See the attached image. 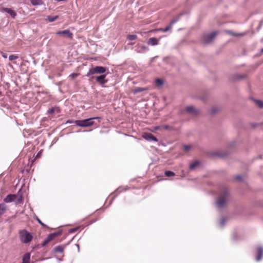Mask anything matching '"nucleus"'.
Segmentation results:
<instances>
[{
  "instance_id": "1",
  "label": "nucleus",
  "mask_w": 263,
  "mask_h": 263,
  "mask_svg": "<svg viewBox=\"0 0 263 263\" xmlns=\"http://www.w3.org/2000/svg\"><path fill=\"white\" fill-rule=\"evenodd\" d=\"M229 199L230 194L229 190L227 188L224 187L221 190L220 197L216 202L217 208L220 209H222L226 206Z\"/></svg>"
},
{
  "instance_id": "2",
  "label": "nucleus",
  "mask_w": 263,
  "mask_h": 263,
  "mask_svg": "<svg viewBox=\"0 0 263 263\" xmlns=\"http://www.w3.org/2000/svg\"><path fill=\"white\" fill-rule=\"evenodd\" d=\"M100 119L99 117L90 118L89 119L82 120H76L72 122H67L68 123H74L76 125L78 126L86 127L91 126L93 125L94 122L93 120Z\"/></svg>"
},
{
  "instance_id": "3",
  "label": "nucleus",
  "mask_w": 263,
  "mask_h": 263,
  "mask_svg": "<svg viewBox=\"0 0 263 263\" xmlns=\"http://www.w3.org/2000/svg\"><path fill=\"white\" fill-rule=\"evenodd\" d=\"M106 71V68L105 67L97 66L93 68L90 69L86 74V76L87 77H89L90 79H92L94 78L93 74L95 73L97 74H103L105 73Z\"/></svg>"
},
{
  "instance_id": "4",
  "label": "nucleus",
  "mask_w": 263,
  "mask_h": 263,
  "mask_svg": "<svg viewBox=\"0 0 263 263\" xmlns=\"http://www.w3.org/2000/svg\"><path fill=\"white\" fill-rule=\"evenodd\" d=\"M19 236L21 241L24 243L30 242L33 238L32 234L26 230H20Z\"/></svg>"
},
{
  "instance_id": "5",
  "label": "nucleus",
  "mask_w": 263,
  "mask_h": 263,
  "mask_svg": "<svg viewBox=\"0 0 263 263\" xmlns=\"http://www.w3.org/2000/svg\"><path fill=\"white\" fill-rule=\"evenodd\" d=\"M217 34V32L214 31L210 33H207L203 35L202 41L205 44L211 43L214 39L215 36Z\"/></svg>"
},
{
  "instance_id": "6",
  "label": "nucleus",
  "mask_w": 263,
  "mask_h": 263,
  "mask_svg": "<svg viewBox=\"0 0 263 263\" xmlns=\"http://www.w3.org/2000/svg\"><path fill=\"white\" fill-rule=\"evenodd\" d=\"M135 50L137 53H143L149 50V48L143 44H137L135 47Z\"/></svg>"
},
{
  "instance_id": "7",
  "label": "nucleus",
  "mask_w": 263,
  "mask_h": 263,
  "mask_svg": "<svg viewBox=\"0 0 263 263\" xmlns=\"http://www.w3.org/2000/svg\"><path fill=\"white\" fill-rule=\"evenodd\" d=\"M106 74H103L96 78V81L102 87H104L105 84H106L108 82V80L106 79Z\"/></svg>"
},
{
  "instance_id": "8",
  "label": "nucleus",
  "mask_w": 263,
  "mask_h": 263,
  "mask_svg": "<svg viewBox=\"0 0 263 263\" xmlns=\"http://www.w3.org/2000/svg\"><path fill=\"white\" fill-rule=\"evenodd\" d=\"M185 110L187 113L194 116H197L200 113V110L195 108L193 106H187Z\"/></svg>"
},
{
  "instance_id": "9",
  "label": "nucleus",
  "mask_w": 263,
  "mask_h": 263,
  "mask_svg": "<svg viewBox=\"0 0 263 263\" xmlns=\"http://www.w3.org/2000/svg\"><path fill=\"white\" fill-rule=\"evenodd\" d=\"M58 234L57 233H53L49 234L48 237L43 241L42 246L45 247L47 245L51 240H52L54 237L58 236Z\"/></svg>"
},
{
  "instance_id": "10",
  "label": "nucleus",
  "mask_w": 263,
  "mask_h": 263,
  "mask_svg": "<svg viewBox=\"0 0 263 263\" xmlns=\"http://www.w3.org/2000/svg\"><path fill=\"white\" fill-rule=\"evenodd\" d=\"M57 34L59 35H64L69 39H72L73 36V34L68 29L58 31L57 32Z\"/></svg>"
},
{
  "instance_id": "11",
  "label": "nucleus",
  "mask_w": 263,
  "mask_h": 263,
  "mask_svg": "<svg viewBox=\"0 0 263 263\" xmlns=\"http://www.w3.org/2000/svg\"><path fill=\"white\" fill-rule=\"evenodd\" d=\"M142 137L148 141H155V142L158 141L157 138L156 137L154 136L152 134H150V133H144L142 135Z\"/></svg>"
},
{
  "instance_id": "12",
  "label": "nucleus",
  "mask_w": 263,
  "mask_h": 263,
  "mask_svg": "<svg viewBox=\"0 0 263 263\" xmlns=\"http://www.w3.org/2000/svg\"><path fill=\"white\" fill-rule=\"evenodd\" d=\"M178 20H179V18H176V19H174L173 20H172V21L171 22V23H170V25H169L168 26H167L166 27H165V28H164L160 29V30H161V31H163V32H165L168 31V30H170L172 28V27L173 25H174L176 22H177L178 21Z\"/></svg>"
},
{
  "instance_id": "13",
  "label": "nucleus",
  "mask_w": 263,
  "mask_h": 263,
  "mask_svg": "<svg viewBox=\"0 0 263 263\" xmlns=\"http://www.w3.org/2000/svg\"><path fill=\"white\" fill-rule=\"evenodd\" d=\"M3 11L6 12L10 15L12 18H15L16 16V13L11 8H4Z\"/></svg>"
},
{
  "instance_id": "14",
  "label": "nucleus",
  "mask_w": 263,
  "mask_h": 263,
  "mask_svg": "<svg viewBox=\"0 0 263 263\" xmlns=\"http://www.w3.org/2000/svg\"><path fill=\"white\" fill-rule=\"evenodd\" d=\"M263 255V248L262 247H259L257 248V255L256 257V260L257 261H260Z\"/></svg>"
},
{
  "instance_id": "15",
  "label": "nucleus",
  "mask_w": 263,
  "mask_h": 263,
  "mask_svg": "<svg viewBox=\"0 0 263 263\" xmlns=\"http://www.w3.org/2000/svg\"><path fill=\"white\" fill-rule=\"evenodd\" d=\"M159 40L156 37L150 38L147 42V44L149 45L155 46L159 44Z\"/></svg>"
},
{
  "instance_id": "16",
  "label": "nucleus",
  "mask_w": 263,
  "mask_h": 263,
  "mask_svg": "<svg viewBox=\"0 0 263 263\" xmlns=\"http://www.w3.org/2000/svg\"><path fill=\"white\" fill-rule=\"evenodd\" d=\"M16 198V196L14 194H9L6 196L4 199L5 202H11L14 201L15 199Z\"/></svg>"
},
{
  "instance_id": "17",
  "label": "nucleus",
  "mask_w": 263,
  "mask_h": 263,
  "mask_svg": "<svg viewBox=\"0 0 263 263\" xmlns=\"http://www.w3.org/2000/svg\"><path fill=\"white\" fill-rule=\"evenodd\" d=\"M226 32H227L228 34H229L232 36H236V37L242 36L246 34V33H245V32H244V33H235V32H234L232 30H226Z\"/></svg>"
},
{
  "instance_id": "18",
  "label": "nucleus",
  "mask_w": 263,
  "mask_h": 263,
  "mask_svg": "<svg viewBox=\"0 0 263 263\" xmlns=\"http://www.w3.org/2000/svg\"><path fill=\"white\" fill-rule=\"evenodd\" d=\"M65 246L61 245L58 246L54 248V252L62 253L64 251Z\"/></svg>"
},
{
  "instance_id": "19",
  "label": "nucleus",
  "mask_w": 263,
  "mask_h": 263,
  "mask_svg": "<svg viewBox=\"0 0 263 263\" xmlns=\"http://www.w3.org/2000/svg\"><path fill=\"white\" fill-rule=\"evenodd\" d=\"M30 258V254L29 253H26L23 258L22 263H29Z\"/></svg>"
},
{
  "instance_id": "20",
  "label": "nucleus",
  "mask_w": 263,
  "mask_h": 263,
  "mask_svg": "<svg viewBox=\"0 0 263 263\" xmlns=\"http://www.w3.org/2000/svg\"><path fill=\"white\" fill-rule=\"evenodd\" d=\"M6 205L5 203L0 204V216L2 215L6 211Z\"/></svg>"
},
{
  "instance_id": "21",
  "label": "nucleus",
  "mask_w": 263,
  "mask_h": 263,
  "mask_svg": "<svg viewBox=\"0 0 263 263\" xmlns=\"http://www.w3.org/2000/svg\"><path fill=\"white\" fill-rule=\"evenodd\" d=\"M30 1L33 6L41 5L43 4L42 0H30Z\"/></svg>"
},
{
  "instance_id": "22",
  "label": "nucleus",
  "mask_w": 263,
  "mask_h": 263,
  "mask_svg": "<svg viewBox=\"0 0 263 263\" xmlns=\"http://www.w3.org/2000/svg\"><path fill=\"white\" fill-rule=\"evenodd\" d=\"M164 82L162 79H158L156 80L155 84L156 86L158 87H160L162 86Z\"/></svg>"
},
{
  "instance_id": "23",
  "label": "nucleus",
  "mask_w": 263,
  "mask_h": 263,
  "mask_svg": "<svg viewBox=\"0 0 263 263\" xmlns=\"http://www.w3.org/2000/svg\"><path fill=\"white\" fill-rule=\"evenodd\" d=\"M146 89L145 88H142V87H138V88H136L134 91V93H138L139 92H142V91H143L144 90H145Z\"/></svg>"
},
{
  "instance_id": "24",
  "label": "nucleus",
  "mask_w": 263,
  "mask_h": 263,
  "mask_svg": "<svg viewBox=\"0 0 263 263\" xmlns=\"http://www.w3.org/2000/svg\"><path fill=\"white\" fill-rule=\"evenodd\" d=\"M199 162L198 161H196L192 164H190V168L191 170H194V168H195L198 165H199Z\"/></svg>"
},
{
  "instance_id": "25",
  "label": "nucleus",
  "mask_w": 263,
  "mask_h": 263,
  "mask_svg": "<svg viewBox=\"0 0 263 263\" xmlns=\"http://www.w3.org/2000/svg\"><path fill=\"white\" fill-rule=\"evenodd\" d=\"M58 18V16H48L47 18H48V20L50 22H54V21H55L57 18Z\"/></svg>"
},
{
  "instance_id": "26",
  "label": "nucleus",
  "mask_w": 263,
  "mask_h": 263,
  "mask_svg": "<svg viewBox=\"0 0 263 263\" xmlns=\"http://www.w3.org/2000/svg\"><path fill=\"white\" fill-rule=\"evenodd\" d=\"M137 38V36L135 34L128 35L127 36V39L130 41L135 40Z\"/></svg>"
},
{
  "instance_id": "27",
  "label": "nucleus",
  "mask_w": 263,
  "mask_h": 263,
  "mask_svg": "<svg viewBox=\"0 0 263 263\" xmlns=\"http://www.w3.org/2000/svg\"><path fill=\"white\" fill-rule=\"evenodd\" d=\"M57 110H59V108L58 107H54L48 110L47 112L50 114H53Z\"/></svg>"
},
{
  "instance_id": "28",
  "label": "nucleus",
  "mask_w": 263,
  "mask_h": 263,
  "mask_svg": "<svg viewBox=\"0 0 263 263\" xmlns=\"http://www.w3.org/2000/svg\"><path fill=\"white\" fill-rule=\"evenodd\" d=\"M165 175L167 177H172V176H174L175 175V173L172 171H165Z\"/></svg>"
},
{
  "instance_id": "29",
  "label": "nucleus",
  "mask_w": 263,
  "mask_h": 263,
  "mask_svg": "<svg viewBox=\"0 0 263 263\" xmlns=\"http://www.w3.org/2000/svg\"><path fill=\"white\" fill-rule=\"evenodd\" d=\"M227 220V219L224 217H222L220 221V226L221 227H223L224 226V224H225V222Z\"/></svg>"
},
{
  "instance_id": "30",
  "label": "nucleus",
  "mask_w": 263,
  "mask_h": 263,
  "mask_svg": "<svg viewBox=\"0 0 263 263\" xmlns=\"http://www.w3.org/2000/svg\"><path fill=\"white\" fill-rule=\"evenodd\" d=\"M219 109L217 107L214 106L213 107L211 110V114H214L218 112Z\"/></svg>"
},
{
  "instance_id": "31",
  "label": "nucleus",
  "mask_w": 263,
  "mask_h": 263,
  "mask_svg": "<svg viewBox=\"0 0 263 263\" xmlns=\"http://www.w3.org/2000/svg\"><path fill=\"white\" fill-rule=\"evenodd\" d=\"M18 58V57L17 55H14V54L10 55L9 57V60L10 61H13V60H16Z\"/></svg>"
},
{
  "instance_id": "32",
  "label": "nucleus",
  "mask_w": 263,
  "mask_h": 263,
  "mask_svg": "<svg viewBox=\"0 0 263 263\" xmlns=\"http://www.w3.org/2000/svg\"><path fill=\"white\" fill-rule=\"evenodd\" d=\"M256 104L260 107H263V102L261 100H255Z\"/></svg>"
},
{
  "instance_id": "33",
  "label": "nucleus",
  "mask_w": 263,
  "mask_h": 263,
  "mask_svg": "<svg viewBox=\"0 0 263 263\" xmlns=\"http://www.w3.org/2000/svg\"><path fill=\"white\" fill-rule=\"evenodd\" d=\"M191 149V146H190V145H185L184 146V151H185L186 152L189 151Z\"/></svg>"
},
{
  "instance_id": "34",
  "label": "nucleus",
  "mask_w": 263,
  "mask_h": 263,
  "mask_svg": "<svg viewBox=\"0 0 263 263\" xmlns=\"http://www.w3.org/2000/svg\"><path fill=\"white\" fill-rule=\"evenodd\" d=\"M235 179L236 180H239V181H242V177L241 175H240L236 176L235 177Z\"/></svg>"
},
{
  "instance_id": "35",
  "label": "nucleus",
  "mask_w": 263,
  "mask_h": 263,
  "mask_svg": "<svg viewBox=\"0 0 263 263\" xmlns=\"http://www.w3.org/2000/svg\"><path fill=\"white\" fill-rule=\"evenodd\" d=\"M78 230H79V228L71 229L69 230V232L71 233H74V232H76L77 231H78Z\"/></svg>"
},
{
  "instance_id": "36",
  "label": "nucleus",
  "mask_w": 263,
  "mask_h": 263,
  "mask_svg": "<svg viewBox=\"0 0 263 263\" xmlns=\"http://www.w3.org/2000/svg\"><path fill=\"white\" fill-rule=\"evenodd\" d=\"M216 156H217L218 157H224L227 156V154H219V153H217Z\"/></svg>"
},
{
  "instance_id": "37",
  "label": "nucleus",
  "mask_w": 263,
  "mask_h": 263,
  "mask_svg": "<svg viewBox=\"0 0 263 263\" xmlns=\"http://www.w3.org/2000/svg\"><path fill=\"white\" fill-rule=\"evenodd\" d=\"M77 76H78V74H75V73H72V74H71L69 76V77H71V78L72 79H75Z\"/></svg>"
},
{
  "instance_id": "38",
  "label": "nucleus",
  "mask_w": 263,
  "mask_h": 263,
  "mask_svg": "<svg viewBox=\"0 0 263 263\" xmlns=\"http://www.w3.org/2000/svg\"><path fill=\"white\" fill-rule=\"evenodd\" d=\"M36 220L40 224H41L42 226H45V224L41 221V220L39 218L37 217Z\"/></svg>"
},
{
  "instance_id": "39",
  "label": "nucleus",
  "mask_w": 263,
  "mask_h": 263,
  "mask_svg": "<svg viewBox=\"0 0 263 263\" xmlns=\"http://www.w3.org/2000/svg\"><path fill=\"white\" fill-rule=\"evenodd\" d=\"M2 55L5 59L7 58V54L6 53H2Z\"/></svg>"
},
{
  "instance_id": "40",
  "label": "nucleus",
  "mask_w": 263,
  "mask_h": 263,
  "mask_svg": "<svg viewBox=\"0 0 263 263\" xmlns=\"http://www.w3.org/2000/svg\"><path fill=\"white\" fill-rule=\"evenodd\" d=\"M121 191H122L121 189L120 188H118V189L116 191V192H116V193L118 194V193H119L121 192Z\"/></svg>"
},
{
  "instance_id": "41",
  "label": "nucleus",
  "mask_w": 263,
  "mask_h": 263,
  "mask_svg": "<svg viewBox=\"0 0 263 263\" xmlns=\"http://www.w3.org/2000/svg\"><path fill=\"white\" fill-rule=\"evenodd\" d=\"M164 129H168L169 126L168 125H164L163 127Z\"/></svg>"
},
{
  "instance_id": "42",
  "label": "nucleus",
  "mask_w": 263,
  "mask_h": 263,
  "mask_svg": "<svg viewBox=\"0 0 263 263\" xmlns=\"http://www.w3.org/2000/svg\"><path fill=\"white\" fill-rule=\"evenodd\" d=\"M159 128H160L159 126H156V127H155V129L156 130H158V129H159Z\"/></svg>"
},
{
  "instance_id": "43",
  "label": "nucleus",
  "mask_w": 263,
  "mask_h": 263,
  "mask_svg": "<svg viewBox=\"0 0 263 263\" xmlns=\"http://www.w3.org/2000/svg\"><path fill=\"white\" fill-rule=\"evenodd\" d=\"M134 44H135V43H129V44L132 45H134Z\"/></svg>"
},
{
  "instance_id": "44",
  "label": "nucleus",
  "mask_w": 263,
  "mask_h": 263,
  "mask_svg": "<svg viewBox=\"0 0 263 263\" xmlns=\"http://www.w3.org/2000/svg\"><path fill=\"white\" fill-rule=\"evenodd\" d=\"M260 51H261V53H263V48H262V49H261Z\"/></svg>"
},
{
  "instance_id": "45",
  "label": "nucleus",
  "mask_w": 263,
  "mask_h": 263,
  "mask_svg": "<svg viewBox=\"0 0 263 263\" xmlns=\"http://www.w3.org/2000/svg\"><path fill=\"white\" fill-rule=\"evenodd\" d=\"M2 94V92L0 91V96Z\"/></svg>"
}]
</instances>
